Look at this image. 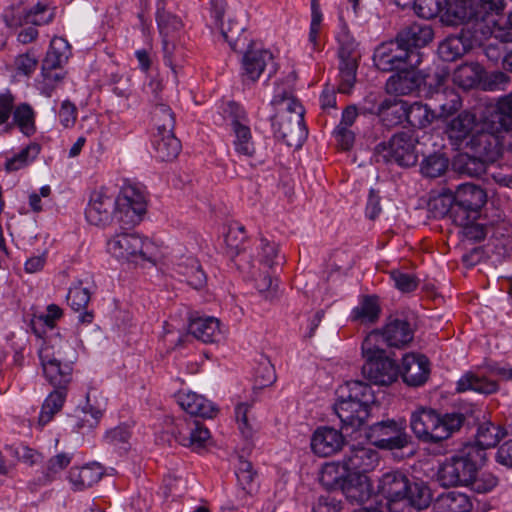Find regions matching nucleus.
I'll list each match as a JSON object with an SVG mask.
<instances>
[{
  "mask_svg": "<svg viewBox=\"0 0 512 512\" xmlns=\"http://www.w3.org/2000/svg\"><path fill=\"white\" fill-rule=\"evenodd\" d=\"M433 30L429 25L412 23L402 28L396 35V40L422 57L420 48L426 46L433 39Z\"/></svg>",
  "mask_w": 512,
  "mask_h": 512,
  "instance_id": "26",
  "label": "nucleus"
},
{
  "mask_svg": "<svg viewBox=\"0 0 512 512\" xmlns=\"http://www.w3.org/2000/svg\"><path fill=\"white\" fill-rule=\"evenodd\" d=\"M152 120L156 132H170L175 128V115L167 104L157 102L152 111Z\"/></svg>",
  "mask_w": 512,
  "mask_h": 512,
  "instance_id": "55",
  "label": "nucleus"
},
{
  "mask_svg": "<svg viewBox=\"0 0 512 512\" xmlns=\"http://www.w3.org/2000/svg\"><path fill=\"white\" fill-rule=\"evenodd\" d=\"M106 404L104 401L99 402L96 397L95 390H89L86 394V403L81 409L82 416H77L74 428L77 432L84 430L91 431L96 428L103 412L105 411Z\"/></svg>",
  "mask_w": 512,
  "mask_h": 512,
  "instance_id": "29",
  "label": "nucleus"
},
{
  "mask_svg": "<svg viewBox=\"0 0 512 512\" xmlns=\"http://www.w3.org/2000/svg\"><path fill=\"white\" fill-rule=\"evenodd\" d=\"M441 20L446 25L450 26H471L469 31L472 30V37L475 39H477V33L485 35V29L488 28V25H482L481 22L478 21L473 0H447V5L445 6Z\"/></svg>",
  "mask_w": 512,
  "mask_h": 512,
  "instance_id": "13",
  "label": "nucleus"
},
{
  "mask_svg": "<svg viewBox=\"0 0 512 512\" xmlns=\"http://www.w3.org/2000/svg\"><path fill=\"white\" fill-rule=\"evenodd\" d=\"M416 143L417 140L411 132L396 133L388 141L380 142L375 146L373 159L376 163H394L404 168L412 167L418 161Z\"/></svg>",
  "mask_w": 512,
  "mask_h": 512,
  "instance_id": "7",
  "label": "nucleus"
},
{
  "mask_svg": "<svg viewBox=\"0 0 512 512\" xmlns=\"http://www.w3.org/2000/svg\"><path fill=\"white\" fill-rule=\"evenodd\" d=\"M245 27L233 19L228 20L226 27L222 25L221 34L233 51H238L245 46L246 38L243 37Z\"/></svg>",
  "mask_w": 512,
  "mask_h": 512,
  "instance_id": "59",
  "label": "nucleus"
},
{
  "mask_svg": "<svg viewBox=\"0 0 512 512\" xmlns=\"http://www.w3.org/2000/svg\"><path fill=\"white\" fill-rule=\"evenodd\" d=\"M12 118L13 120L9 127L16 126L20 132L27 137H30L36 133V112L30 104H14Z\"/></svg>",
  "mask_w": 512,
  "mask_h": 512,
  "instance_id": "40",
  "label": "nucleus"
},
{
  "mask_svg": "<svg viewBox=\"0 0 512 512\" xmlns=\"http://www.w3.org/2000/svg\"><path fill=\"white\" fill-rule=\"evenodd\" d=\"M243 82H256L267 70L268 78L272 77L278 69L273 54L267 49H255L249 47L242 57Z\"/></svg>",
  "mask_w": 512,
  "mask_h": 512,
  "instance_id": "15",
  "label": "nucleus"
},
{
  "mask_svg": "<svg viewBox=\"0 0 512 512\" xmlns=\"http://www.w3.org/2000/svg\"><path fill=\"white\" fill-rule=\"evenodd\" d=\"M155 157L160 161H172L181 151L180 140L174 135V131L156 132L152 140Z\"/></svg>",
  "mask_w": 512,
  "mask_h": 512,
  "instance_id": "36",
  "label": "nucleus"
},
{
  "mask_svg": "<svg viewBox=\"0 0 512 512\" xmlns=\"http://www.w3.org/2000/svg\"><path fill=\"white\" fill-rule=\"evenodd\" d=\"M453 169L465 176L480 177L489 173V163L478 155L471 156L467 153L458 154L453 162Z\"/></svg>",
  "mask_w": 512,
  "mask_h": 512,
  "instance_id": "38",
  "label": "nucleus"
},
{
  "mask_svg": "<svg viewBox=\"0 0 512 512\" xmlns=\"http://www.w3.org/2000/svg\"><path fill=\"white\" fill-rule=\"evenodd\" d=\"M435 84L433 83L434 91L432 98L436 106L439 108L440 117H448L457 112L462 106L460 95L452 88H443L447 75L435 73L433 76Z\"/></svg>",
  "mask_w": 512,
  "mask_h": 512,
  "instance_id": "21",
  "label": "nucleus"
},
{
  "mask_svg": "<svg viewBox=\"0 0 512 512\" xmlns=\"http://www.w3.org/2000/svg\"><path fill=\"white\" fill-rule=\"evenodd\" d=\"M406 121L411 127L423 129L429 126L434 118L435 114L426 104L414 102L411 105L407 104Z\"/></svg>",
  "mask_w": 512,
  "mask_h": 512,
  "instance_id": "51",
  "label": "nucleus"
},
{
  "mask_svg": "<svg viewBox=\"0 0 512 512\" xmlns=\"http://www.w3.org/2000/svg\"><path fill=\"white\" fill-rule=\"evenodd\" d=\"M246 231L245 227L239 224L230 226L226 236V254L235 263L239 270H246L250 267L248 255L245 251Z\"/></svg>",
  "mask_w": 512,
  "mask_h": 512,
  "instance_id": "25",
  "label": "nucleus"
},
{
  "mask_svg": "<svg viewBox=\"0 0 512 512\" xmlns=\"http://www.w3.org/2000/svg\"><path fill=\"white\" fill-rule=\"evenodd\" d=\"M63 316V310L56 304H50L46 308V313L35 315L31 321V328L33 332L38 336L42 337V331L39 326H45L49 329H53L56 326V321Z\"/></svg>",
  "mask_w": 512,
  "mask_h": 512,
  "instance_id": "58",
  "label": "nucleus"
},
{
  "mask_svg": "<svg viewBox=\"0 0 512 512\" xmlns=\"http://www.w3.org/2000/svg\"><path fill=\"white\" fill-rule=\"evenodd\" d=\"M271 104L276 111L271 119L286 120L287 118H295V116L304 118V107L290 92L276 93Z\"/></svg>",
  "mask_w": 512,
  "mask_h": 512,
  "instance_id": "31",
  "label": "nucleus"
},
{
  "mask_svg": "<svg viewBox=\"0 0 512 512\" xmlns=\"http://www.w3.org/2000/svg\"><path fill=\"white\" fill-rule=\"evenodd\" d=\"M379 340L378 332H371L363 340L361 349L365 363L362 366V374L374 384L386 386L397 380L399 367L386 356L385 350L379 347Z\"/></svg>",
  "mask_w": 512,
  "mask_h": 512,
  "instance_id": "5",
  "label": "nucleus"
},
{
  "mask_svg": "<svg viewBox=\"0 0 512 512\" xmlns=\"http://www.w3.org/2000/svg\"><path fill=\"white\" fill-rule=\"evenodd\" d=\"M66 396L67 394L64 390H54L47 396L38 417V425L41 428L48 424L54 415L62 409Z\"/></svg>",
  "mask_w": 512,
  "mask_h": 512,
  "instance_id": "48",
  "label": "nucleus"
},
{
  "mask_svg": "<svg viewBox=\"0 0 512 512\" xmlns=\"http://www.w3.org/2000/svg\"><path fill=\"white\" fill-rule=\"evenodd\" d=\"M153 249V243L137 233H116L107 241V251L113 257L130 262L150 260Z\"/></svg>",
  "mask_w": 512,
  "mask_h": 512,
  "instance_id": "11",
  "label": "nucleus"
},
{
  "mask_svg": "<svg viewBox=\"0 0 512 512\" xmlns=\"http://www.w3.org/2000/svg\"><path fill=\"white\" fill-rule=\"evenodd\" d=\"M193 431H197V419L184 417L176 421L172 434L175 440L183 446L188 443V438Z\"/></svg>",
  "mask_w": 512,
  "mask_h": 512,
  "instance_id": "63",
  "label": "nucleus"
},
{
  "mask_svg": "<svg viewBox=\"0 0 512 512\" xmlns=\"http://www.w3.org/2000/svg\"><path fill=\"white\" fill-rule=\"evenodd\" d=\"M336 393L334 410L342 428L357 430L362 427L370 415L371 405L376 402L371 386L359 380H350L340 385Z\"/></svg>",
  "mask_w": 512,
  "mask_h": 512,
  "instance_id": "3",
  "label": "nucleus"
},
{
  "mask_svg": "<svg viewBox=\"0 0 512 512\" xmlns=\"http://www.w3.org/2000/svg\"><path fill=\"white\" fill-rule=\"evenodd\" d=\"M178 267L179 273L192 288L198 290L205 286L206 275L197 260L190 258L186 264H179Z\"/></svg>",
  "mask_w": 512,
  "mask_h": 512,
  "instance_id": "56",
  "label": "nucleus"
},
{
  "mask_svg": "<svg viewBox=\"0 0 512 512\" xmlns=\"http://www.w3.org/2000/svg\"><path fill=\"white\" fill-rule=\"evenodd\" d=\"M401 375L403 381L409 386L423 385L430 375L428 358L422 354H406L402 359Z\"/></svg>",
  "mask_w": 512,
  "mask_h": 512,
  "instance_id": "23",
  "label": "nucleus"
},
{
  "mask_svg": "<svg viewBox=\"0 0 512 512\" xmlns=\"http://www.w3.org/2000/svg\"><path fill=\"white\" fill-rule=\"evenodd\" d=\"M113 213L116 217V199L108 194L107 189L93 191L85 210L87 221L95 226H105L110 223Z\"/></svg>",
  "mask_w": 512,
  "mask_h": 512,
  "instance_id": "18",
  "label": "nucleus"
},
{
  "mask_svg": "<svg viewBox=\"0 0 512 512\" xmlns=\"http://www.w3.org/2000/svg\"><path fill=\"white\" fill-rule=\"evenodd\" d=\"M274 136L289 147H300L306 138L304 118L271 119Z\"/></svg>",
  "mask_w": 512,
  "mask_h": 512,
  "instance_id": "19",
  "label": "nucleus"
},
{
  "mask_svg": "<svg viewBox=\"0 0 512 512\" xmlns=\"http://www.w3.org/2000/svg\"><path fill=\"white\" fill-rule=\"evenodd\" d=\"M379 299L375 295L364 296L358 306L352 310L351 318L361 324H373L380 316Z\"/></svg>",
  "mask_w": 512,
  "mask_h": 512,
  "instance_id": "41",
  "label": "nucleus"
},
{
  "mask_svg": "<svg viewBox=\"0 0 512 512\" xmlns=\"http://www.w3.org/2000/svg\"><path fill=\"white\" fill-rule=\"evenodd\" d=\"M428 206L435 218L448 216L454 222L456 202L454 192L451 189H443L441 193L429 200Z\"/></svg>",
  "mask_w": 512,
  "mask_h": 512,
  "instance_id": "45",
  "label": "nucleus"
},
{
  "mask_svg": "<svg viewBox=\"0 0 512 512\" xmlns=\"http://www.w3.org/2000/svg\"><path fill=\"white\" fill-rule=\"evenodd\" d=\"M41 151V146L32 142L23 148L19 153L13 157L8 158L5 162V170L7 172H15L28 166L34 161Z\"/></svg>",
  "mask_w": 512,
  "mask_h": 512,
  "instance_id": "52",
  "label": "nucleus"
},
{
  "mask_svg": "<svg viewBox=\"0 0 512 512\" xmlns=\"http://www.w3.org/2000/svg\"><path fill=\"white\" fill-rule=\"evenodd\" d=\"M69 55L70 46L68 42L62 37H54L42 62L44 78H50L52 70L60 69L67 62Z\"/></svg>",
  "mask_w": 512,
  "mask_h": 512,
  "instance_id": "30",
  "label": "nucleus"
},
{
  "mask_svg": "<svg viewBox=\"0 0 512 512\" xmlns=\"http://www.w3.org/2000/svg\"><path fill=\"white\" fill-rule=\"evenodd\" d=\"M478 16V21L482 25H488L485 34L490 31V26L496 23L494 15L500 14L504 10V0H473Z\"/></svg>",
  "mask_w": 512,
  "mask_h": 512,
  "instance_id": "49",
  "label": "nucleus"
},
{
  "mask_svg": "<svg viewBox=\"0 0 512 512\" xmlns=\"http://www.w3.org/2000/svg\"><path fill=\"white\" fill-rule=\"evenodd\" d=\"M234 135L233 145L237 153L252 156L255 152L252 134L248 123H230Z\"/></svg>",
  "mask_w": 512,
  "mask_h": 512,
  "instance_id": "47",
  "label": "nucleus"
},
{
  "mask_svg": "<svg viewBox=\"0 0 512 512\" xmlns=\"http://www.w3.org/2000/svg\"><path fill=\"white\" fill-rule=\"evenodd\" d=\"M359 61L339 60V84L338 91L349 94L356 82Z\"/></svg>",
  "mask_w": 512,
  "mask_h": 512,
  "instance_id": "57",
  "label": "nucleus"
},
{
  "mask_svg": "<svg viewBox=\"0 0 512 512\" xmlns=\"http://www.w3.org/2000/svg\"><path fill=\"white\" fill-rule=\"evenodd\" d=\"M482 454L475 446H466L440 465L436 479L445 488L467 487L470 490L486 494L491 492L499 483L492 472H480Z\"/></svg>",
  "mask_w": 512,
  "mask_h": 512,
  "instance_id": "1",
  "label": "nucleus"
},
{
  "mask_svg": "<svg viewBox=\"0 0 512 512\" xmlns=\"http://www.w3.org/2000/svg\"><path fill=\"white\" fill-rule=\"evenodd\" d=\"M471 48L468 38L463 35L447 37L438 47L439 56L447 62L461 58Z\"/></svg>",
  "mask_w": 512,
  "mask_h": 512,
  "instance_id": "43",
  "label": "nucleus"
},
{
  "mask_svg": "<svg viewBox=\"0 0 512 512\" xmlns=\"http://www.w3.org/2000/svg\"><path fill=\"white\" fill-rule=\"evenodd\" d=\"M103 476V468L96 463L73 467L69 471V481L74 490H85L96 484Z\"/></svg>",
  "mask_w": 512,
  "mask_h": 512,
  "instance_id": "35",
  "label": "nucleus"
},
{
  "mask_svg": "<svg viewBox=\"0 0 512 512\" xmlns=\"http://www.w3.org/2000/svg\"><path fill=\"white\" fill-rule=\"evenodd\" d=\"M378 460V453L373 448L353 445L345 452L342 463L348 473L366 474L377 465Z\"/></svg>",
  "mask_w": 512,
  "mask_h": 512,
  "instance_id": "20",
  "label": "nucleus"
},
{
  "mask_svg": "<svg viewBox=\"0 0 512 512\" xmlns=\"http://www.w3.org/2000/svg\"><path fill=\"white\" fill-rule=\"evenodd\" d=\"M509 434L508 429L491 421L479 425L476 433V443L481 449L495 447L503 437Z\"/></svg>",
  "mask_w": 512,
  "mask_h": 512,
  "instance_id": "42",
  "label": "nucleus"
},
{
  "mask_svg": "<svg viewBox=\"0 0 512 512\" xmlns=\"http://www.w3.org/2000/svg\"><path fill=\"white\" fill-rule=\"evenodd\" d=\"M189 333L204 343L216 341L219 335V321L214 317H198L191 319Z\"/></svg>",
  "mask_w": 512,
  "mask_h": 512,
  "instance_id": "39",
  "label": "nucleus"
},
{
  "mask_svg": "<svg viewBox=\"0 0 512 512\" xmlns=\"http://www.w3.org/2000/svg\"><path fill=\"white\" fill-rule=\"evenodd\" d=\"M349 474L347 470H344L343 463H328L322 468L319 476L321 485L330 491H341L343 484L346 480V475Z\"/></svg>",
  "mask_w": 512,
  "mask_h": 512,
  "instance_id": "46",
  "label": "nucleus"
},
{
  "mask_svg": "<svg viewBox=\"0 0 512 512\" xmlns=\"http://www.w3.org/2000/svg\"><path fill=\"white\" fill-rule=\"evenodd\" d=\"M67 302L74 311L85 310L90 302V291L81 285H76L69 289Z\"/></svg>",
  "mask_w": 512,
  "mask_h": 512,
  "instance_id": "64",
  "label": "nucleus"
},
{
  "mask_svg": "<svg viewBox=\"0 0 512 512\" xmlns=\"http://www.w3.org/2000/svg\"><path fill=\"white\" fill-rule=\"evenodd\" d=\"M487 118L493 129H504L506 134L512 138V92L497 100L493 111Z\"/></svg>",
  "mask_w": 512,
  "mask_h": 512,
  "instance_id": "32",
  "label": "nucleus"
},
{
  "mask_svg": "<svg viewBox=\"0 0 512 512\" xmlns=\"http://www.w3.org/2000/svg\"><path fill=\"white\" fill-rule=\"evenodd\" d=\"M508 138H510V135H507L504 129H493L486 117L482 129L477 130L471 136L467 142V147L474 154L492 164L501 156L505 146L512 151V143Z\"/></svg>",
  "mask_w": 512,
  "mask_h": 512,
  "instance_id": "9",
  "label": "nucleus"
},
{
  "mask_svg": "<svg viewBox=\"0 0 512 512\" xmlns=\"http://www.w3.org/2000/svg\"><path fill=\"white\" fill-rule=\"evenodd\" d=\"M380 334L387 346L398 349L406 348L413 340L415 326L408 317L390 316L381 330H375Z\"/></svg>",
  "mask_w": 512,
  "mask_h": 512,
  "instance_id": "17",
  "label": "nucleus"
},
{
  "mask_svg": "<svg viewBox=\"0 0 512 512\" xmlns=\"http://www.w3.org/2000/svg\"><path fill=\"white\" fill-rule=\"evenodd\" d=\"M376 68L383 72L397 71L402 68L419 66L421 56L402 45L395 39L378 45L373 54Z\"/></svg>",
  "mask_w": 512,
  "mask_h": 512,
  "instance_id": "10",
  "label": "nucleus"
},
{
  "mask_svg": "<svg viewBox=\"0 0 512 512\" xmlns=\"http://www.w3.org/2000/svg\"><path fill=\"white\" fill-rule=\"evenodd\" d=\"M370 430L375 437V445L381 449H402L412 442L411 436L406 432L404 421L396 422L388 419L374 423Z\"/></svg>",
  "mask_w": 512,
  "mask_h": 512,
  "instance_id": "14",
  "label": "nucleus"
},
{
  "mask_svg": "<svg viewBox=\"0 0 512 512\" xmlns=\"http://www.w3.org/2000/svg\"><path fill=\"white\" fill-rule=\"evenodd\" d=\"M236 477L241 488V499L246 502L247 497L257 490V483L255 481L257 472L253 469L251 462L245 460L243 457H239Z\"/></svg>",
  "mask_w": 512,
  "mask_h": 512,
  "instance_id": "44",
  "label": "nucleus"
},
{
  "mask_svg": "<svg viewBox=\"0 0 512 512\" xmlns=\"http://www.w3.org/2000/svg\"><path fill=\"white\" fill-rule=\"evenodd\" d=\"M147 211V191L138 183L125 184L116 198V219L124 227L139 224Z\"/></svg>",
  "mask_w": 512,
  "mask_h": 512,
  "instance_id": "8",
  "label": "nucleus"
},
{
  "mask_svg": "<svg viewBox=\"0 0 512 512\" xmlns=\"http://www.w3.org/2000/svg\"><path fill=\"white\" fill-rule=\"evenodd\" d=\"M344 436L340 430L332 427H318L311 438L312 451L321 456L328 457L338 452L344 445Z\"/></svg>",
  "mask_w": 512,
  "mask_h": 512,
  "instance_id": "24",
  "label": "nucleus"
},
{
  "mask_svg": "<svg viewBox=\"0 0 512 512\" xmlns=\"http://www.w3.org/2000/svg\"><path fill=\"white\" fill-rule=\"evenodd\" d=\"M466 417L459 412L441 414L431 408H419L411 414L410 427L418 440L439 444L460 431Z\"/></svg>",
  "mask_w": 512,
  "mask_h": 512,
  "instance_id": "4",
  "label": "nucleus"
},
{
  "mask_svg": "<svg viewBox=\"0 0 512 512\" xmlns=\"http://www.w3.org/2000/svg\"><path fill=\"white\" fill-rule=\"evenodd\" d=\"M482 67L478 63H466L459 66L453 74L454 82L463 89H470L479 84Z\"/></svg>",
  "mask_w": 512,
  "mask_h": 512,
  "instance_id": "50",
  "label": "nucleus"
},
{
  "mask_svg": "<svg viewBox=\"0 0 512 512\" xmlns=\"http://www.w3.org/2000/svg\"><path fill=\"white\" fill-rule=\"evenodd\" d=\"M454 223L466 229V234L475 240H482L485 232L472 224L478 218L481 208L486 203V192L477 185L465 183L454 192Z\"/></svg>",
  "mask_w": 512,
  "mask_h": 512,
  "instance_id": "6",
  "label": "nucleus"
},
{
  "mask_svg": "<svg viewBox=\"0 0 512 512\" xmlns=\"http://www.w3.org/2000/svg\"><path fill=\"white\" fill-rule=\"evenodd\" d=\"M377 494L387 500L390 512H420L432 501L431 489L426 482L399 470L384 473L379 478Z\"/></svg>",
  "mask_w": 512,
  "mask_h": 512,
  "instance_id": "2",
  "label": "nucleus"
},
{
  "mask_svg": "<svg viewBox=\"0 0 512 512\" xmlns=\"http://www.w3.org/2000/svg\"><path fill=\"white\" fill-rule=\"evenodd\" d=\"M472 506L470 497L458 491L444 492L434 502L435 512H470Z\"/></svg>",
  "mask_w": 512,
  "mask_h": 512,
  "instance_id": "37",
  "label": "nucleus"
},
{
  "mask_svg": "<svg viewBox=\"0 0 512 512\" xmlns=\"http://www.w3.org/2000/svg\"><path fill=\"white\" fill-rule=\"evenodd\" d=\"M258 249V259L259 262L272 267L273 265L278 264V245L274 242L267 240L266 238H260Z\"/></svg>",
  "mask_w": 512,
  "mask_h": 512,
  "instance_id": "62",
  "label": "nucleus"
},
{
  "mask_svg": "<svg viewBox=\"0 0 512 512\" xmlns=\"http://www.w3.org/2000/svg\"><path fill=\"white\" fill-rule=\"evenodd\" d=\"M175 398L179 406L191 416L213 418L218 412L210 400L189 390H180Z\"/></svg>",
  "mask_w": 512,
  "mask_h": 512,
  "instance_id": "27",
  "label": "nucleus"
},
{
  "mask_svg": "<svg viewBox=\"0 0 512 512\" xmlns=\"http://www.w3.org/2000/svg\"><path fill=\"white\" fill-rule=\"evenodd\" d=\"M406 109L407 102L396 98H385L380 101L377 109L378 117L384 126L391 128L406 120Z\"/></svg>",
  "mask_w": 512,
  "mask_h": 512,
  "instance_id": "33",
  "label": "nucleus"
},
{
  "mask_svg": "<svg viewBox=\"0 0 512 512\" xmlns=\"http://www.w3.org/2000/svg\"><path fill=\"white\" fill-rule=\"evenodd\" d=\"M434 80L420 71L418 66L402 68L389 77L386 90L395 95H409L419 90L422 84L432 88Z\"/></svg>",
  "mask_w": 512,
  "mask_h": 512,
  "instance_id": "16",
  "label": "nucleus"
},
{
  "mask_svg": "<svg viewBox=\"0 0 512 512\" xmlns=\"http://www.w3.org/2000/svg\"><path fill=\"white\" fill-rule=\"evenodd\" d=\"M40 360L43 372L54 390H64L67 393L68 385L72 380V362L65 361L60 350L51 352L49 347L40 351Z\"/></svg>",
  "mask_w": 512,
  "mask_h": 512,
  "instance_id": "12",
  "label": "nucleus"
},
{
  "mask_svg": "<svg viewBox=\"0 0 512 512\" xmlns=\"http://www.w3.org/2000/svg\"><path fill=\"white\" fill-rule=\"evenodd\" d=\"M499 389L496 381L490 380L485 376H479L474 372L468 371L464 373L456 383V392L463 393L466 391H474L480 394H493Z\"/></svg>",
  "mask_w": 512,
  "mask_h": 512,
  "instance_id": "34",
  "label": "nucleus"
},
{
  "mask_svg": "<svg viewBox=\"0 0 512 512\" xmlns=\"http://www.w3.org/2000/svg\"><path fill=\"white\" fill-rule=\"evenodd\" d=\"M449 166V159L443 153L430 154L421 161L420 172L426 178L442 176Z\"/></svg>",
  "mask_w": 512,
  "mask_h": 512,
  "instance_id": "53",
  "label": "nucleus"
},
{
  "mask_svg": "<svg viewBox=\"0 0 512 512\" xmlns=\"http://www.w3.org/2000/svg\"><path fill=\"white\" fill-rule=\"evenodd\" d=\"M55 15V6L39 2L25 12L23 21L25 24H31L35 26L47 25L53 21Z\"/></svg>",
  "mask_w": 512,
  "mask_h": 512,
  "instance_id": "54",
  "label": "nucleus"
},
{
  "mask_svg": "<svg viewBox=\"0 0 512 512\" xmlns=\"http://www.w3.org/2000/svg\"><path fill=\"white\" fill-rule=\"evenodd\" d=\"M167 1L157 2L156 21L162 34L179 30L182 27L181 19L166 10Z\"/></svg>",
  "mask_w": 512,
  "mask_h": 512,
  "instance_id": "60",
  "label": "nucleus"
},
{
  "mask_svg": "<svg viewBox=\"0 0 512 512\" xmlns=\"http://www.w3.org/2000/svg\"><path fill=\"white\" fill-rule=\"evenodd\" d=\"M447 0H415V13L423 19H433L437 16L442 18Z\"/></svg>",
  "mask_w": 512,
  "mask_h": 512,
  "instance_id": "61",
  "label": "nucleus"
},
{
  "mask_svg": "<svg viewBox=\"0 0 512 512\" xmlns=\"http://www.w3.org/2000/svg\"><path fill=\"white\" fill-rule=\"evenodd\" d=\"M476 116L469 111H463L451 119L446 126V134L453 146L461 148L467 147V142L477 131Z\"/></svg>",
  "mask_w": 512,
  "mask_h": 512,
  "instance_id": "22",
  "label": "nucleus"
},
{
  "mask_svg": "<svg viewBox=\"0 0 512 512\" xmlns=\"http://www.w3.org/2000/svg\"><path fill=\"white\" fill-rule=\"evenodd\" d=\"M341 492L350 503L363 504L371 498L374 490L371 480L366 474L349 473L346 475Z\"/></svg>",
  "mask_w": 512,
  "mask_h": 512,
  "instance_id": "28",
  "label": "nucleus"
}]
</instances>
